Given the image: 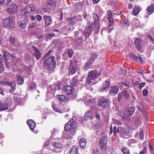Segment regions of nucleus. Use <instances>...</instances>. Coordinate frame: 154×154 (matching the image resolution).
I'll use <instances>...</instances> for the list:
<instances>
[{"label":"nucleus","instance_id":"nucleus-1","mask_svg":"<svg viewBox=\"0 0 154 154\" xmlns=\"http://www.w3.org/2000/svg\"><path fill=\"white\" fill-rule=\"evenodd\" d=\"M129 127H123L122 126L117 127L114 126L113 127V133L115 136L117 134L122 138H127L131 135Z\"/></svg>","mask_w":154,"mask_h":154},{"label":"nucleus","instance_id":"nucleus-2","mask_svg":"<svg viewBox=\"0 0 154 154\" xmlns=\"http://www.w3.org/2000/svg\"><path fill=\"white\" fill-rule=\"evenodd\" d=\"M56 64L55 57L54 56L49 57L44 62V66L49 71L53 70L55 67Z\"/></svg>","mask_w":154,"mask_h":154},{"label":"nucleus","instance_id":"nucleus-3","mask_svg":"<svg viewBox=\"0 0 154 154\" xmlns=\"http://www.w3.org/2000/svg\"><path fill=\"white\" fill-rule=\"evenodd\" d=\"M101 72L100 70H91L88 74V77L86 80L87 83L89 84H91L92 82V81H95L96 79L100 76Z\"/></svg>","mask_w":154,"mask_h":154},{"label":"nucleus","instance_id":"nucleus-4","mask_svg":"<svg viewBox=\"0 0 154 154\" xmlns=\"http://www.w3.org/2000/svg\"><path fill=\"white\" fill-rule=\"evenodd\" d=\"M35 10V7L31 5L29 6H27L22 10V14L26 17L30 16L34 14Z\"/></svg>","mask_w":154,"mask_h":154},{"label":"nucleus","instance_id":"nucleus-5","mask_svg":"<svg viewBox=\"0 0 154 154\" xmlns=\"http://www.w3.org/2000/svg\"><path fill=\"white\" fill-rule=\"evenodd\" d=\"M135 110L134 108H128L127 109H123L120 115L122 119H125L132 115Z\"/></svg>","mask_w":154,"mask_h":154},{"label":"nucleus","instance_id":"nucleus-6","mask_svg":"<svg viewBox=\"0 0 154 154\" xmlns=\"http://www.w3.org/2000/svg\"><path fill=\"white\" fill-rule=\"evenodd\" d=\"M3 57L5 59V66L6 68H8L12 62L14 57L11 54L7 51L4 53Z\"/></svg>","mask_w":154,"mask_h":154},{"label":"nucleus","instance_id":"nucleus-7","mask_svg":"<svg viewBox=\"0 0 154 154\" xmlns=\"http://www.w3.org/2000/svg\"><path fill=\"white\" fill-rule=\"evenodd\" d=\"M2 23L4 26L8 29L14 27V23L12 17H8L4 18Z\"/></svg>","mask_w":154,"mask_h":154},{"label":"nucleus","instance_id":"nucleus-8","mask_svg":"<svg viewBox=\"0 0 154 154\" xmlns=\"http://www.w3.org/2000/svg\"><path fill=\"white\" fill-rule=\"evenodd\" d=\"M110 101L104 97L101 98L99 100L98 104V105L103 108H105L109 105Z\"/></svg>","mask_w":154,"mask_h":154},{"label":"nucleus","instance_id":"nucleus-9","mask_svg":"<svg viewBox=\"0 0 154 154\" xmlns=\"http://www.w3.org/2000/svg\"><path fill=\"white\" fill-rule=\"evenodd\" d=\"M18 11V8L17 5L14 4L9 5L7 10V12L11 14H15Z\"/></svg>","mask_w":154,"mask_h":154},{"label":"nucleus","instance_id":"nucleus-10","mask_svg":"<svg viewBox=\"0 0 154 154\" xmlns=\"http://www.w3.org/2000/svg\"><path fill=\"white\" fill-rule=\"evenodd\" d=\"M107 142L106 138L105 137H103L100 141L99 144L101 146L100 148L102 150L105 151L106 150Z\"/></svg>","mask_w":154,"mask_h":154},{"label":"nucleus","instance_id":"nucleus-11","mask_svg":"<svg viewBox=\"0 0 154 154\" xmlns=\"http://www.w3.org/2000/svg\"><path fill=\"white\" fill-rule=\"evenodd\" d=\"M77 66H76V64L74 63H71L69 66V72L70 74L73 75L76 72L77 69Z\"/></svg>","mask_w":154,"mask_h":154},{"label":"nucleus","instance_id":"nucleus-12","mask_svg":"<svg viewBox=\"0 0 154 154\" xmlns=\"http://www.w3.org/2000/svg\"><path fill=\"white\" fill-rule=\"evenodd\" d=\"M28 22V19L24 18L22 20L19 22L18 23L19 27L21 29H24L26 26V24Z\"/></svg>","mask_w":154,"mask_h":154},{"label":"nucleus","instance_id":"nucleus-13","mask_svg":"<svg viewBox=\"0 0 154 154\" xmlns=\"http://www.w3.org/2000/svg\"><path fill=\"white\" fill-rule=\"evenodd\" d=\"M119 88L118 87L115 85L110 90L109 94L110 95L114 96L117 94Z\"/></svg>","mask_w":154,"mask_h":154},{"label":"nucleus","instance_id":"nucleus-14","mask_svg":"<svg viewBox=\"0 0 154 154\" xmlns=\"http://www.w3.org/2000/svg\"><path fill=\"white\" fill-rule=\"evenodd\" d=\"M93 113L92 111L90 110L87 111L84 115V119L86 120L89 119L91 120L93 117Z\"/></svg>","mask_w":154,"mask_h":154},{"label":"nucleus","instance_id":"nucleus-15","mask_svg":"<svg viewBox=\"0 0 154 154\" xmlns=\"http://www.w3.org/2000/svg\"><path fill=\"white\" fill-rule=\"evenodd\" d=\"M110 84V83L109 82L106 81L105 82L103 83V87L100 88V91L102 92L105 91H108Z\"/></svg>","mask_w":154,"mask_h":154},{"label":"nucleus","instance_id":"nucleus-16","mask_svg":"<svg viewBox=\"0 0 154 154\" xmlns=\"http://www.w3.org/2000/svg\"><path fill=\"white\" fill-rule=\"evenodd\" d=\"M72 89L70 85H68L65 87L63 91L64 92L65 94L69 95L72 93Z\"/></svg>","mask_w":154,"mask_h":154},{"label":"nucleus","instance_id":"nucleus-17","mask_svg":"<svg viewBox=\"0 0 154 154\" xmlns=\"http://www.w3.org/2000/svg\"><path fill=\"white\" fill-rule=\"evenodd\" d=\"M41 54V52L38 50V49H34L32 53L33 55L35 57L37 60L40 58Z\"/></svg>","mask_w":154,"mask_h":154},{"label":"nucleus","instance_id":"nucleus-18","mask_svg":"<svg viewBox=\"0 0 154 154\" xmlns=\"http://www.w3.org/2000/svg\"><path fill=\"white\" fill-rule=\"evenodd\" d=\"M129 56L130 58H131L135 61H138L139 60H140L141 63H142L143 62L142 59L140 56H137L134 54H130Z\"/></svg>","mask_w":154,"mask_h":154},{"label":"nucleus","instance_id":"nucleus-19","mask_svg":"<svg viewBox=\"0 0 154 154\" xmlns=\"http://www.w3.org/2000/svg\"><path fill=\"white\" fill-rule=\"evenodd\" d=\"M27 123L31 130H33L35 126V123L32 120H28L27 121Z\"/></svg>","mask_w":154,"mask_h":154},{"label":"nucleus","instance_id":"nucleus-20","mask_svg":"<svg viewBox=\"0 0 154 154\" xmlns=\"http://www.w3.org/2000/svg\"><path fill=\"white\" fill-rule=\"evenodd\" d=\"M43 18L45 20V26H47L50 25L52 23V20L51 18L48 16H44Z\"/></svg>","mask_w":154,"mask_h":154},{"label":"nucleus","instance_id":"nucleus-21","mask_svg":"<svg viewBox=\"0 0 154 154\" xmlns=\"http://www.w3.org/2000/svg\"><path fill=\"white\" fill-rule=\"evenodd\" d=\"M36 86V84L35 83L33 82H29L28 84V87L27 89L29 91L36 90V88L35 87Z\"/></svg>","mask_w":154,"mask_h":154},{"label":"nucleus","instance_id":"nucleus-22","mask_svg":"<svg viewBox=\"0 0 154 154\" xmlns=\"http://www.w3.org/2000/svg\"><path fill=\"white\" fill-rule=\"evenodd\" d=\"M78 147L75 145L74 146L71 148L69 154H78Z\"/></svg>","mask_w":154,"mask_h":154},{"label":"nucleus","instance_id":"nucleus-23","mask_svg":"<svg viewBox=\"0 0 154 154\" xmlns=\"http://www.w3.org/2000/svg\"><path fill=\"white\" fill-rule=\"evenodd\" d=\"M17 82L20 85H22L24 83V80L23 77H21L19 75H17L16 76Z\"/></svg>","mask_w":154,"mask_h":154},{"label":"nucleus","instance_id":"nucleus-24","mask_svg":"<svg viewBox=\"0 0 154 154\" xmlns=\"http://www.w3.org/2000/svg\"><path fill=\"white\" fill-rule=\"evenodd\" d=\"M93 18L95 20V23H94L95 24V26H97L99 29L100 28H99V26L100 24L98 22L99 20V18L98 16L96 14H94L93 16Z\"/></svg>","mask_w":154,"mask_h":154},{"label":"nucleus","instance_id":"nucleus-25","mask_svg":"<svg viewBox=\"0 0 154 154\" xmlns=\"http://www.w3.org/2000/svg\"><path fill=\"white\" fill-rule=\"evenodd\" d=\"M93 62L90 60H89L87 62L83 68L84 69L86 70L89 69V68L92 66Z\"/></svg>","mask_w":154,"mask_h":154},{"label":"nucleus","instance_id":"nucleus-26","mask_svg":"<svg viewBox=\"0 0 154 154\" xmlns=\"http://www.w3.org/2000/svg\"><path fill=\"white\" fill-rule=\"evenodd\" d=\"M79 20L77 19V17H75L69 19V21L71 24L73 25L77 23L78 21Z\"/></svg>","mask_w":154,"mask_h":154},{"label":"nucleus","instance_id":"nucleus-27","mask_svg":"<svg viewBox=\"0 0 154 154\" xmlns=\"http://www.w3.org/2000/svg\"><path fill=\"white\" fill-rule=\"evenodd\" d=\"M140 11V7L137 6H135L133 9L132 12L134 16H137L139 13Z\"/></svg>","mask_w":154,"mask_h":154},{"label":"nucleus","instance_id":"nucleus-28","mask_svg":"<svg viewBox=\"0 0 154 154\" xmlns=\"http://www.w3.org/2000/svg\"><path fill=\"white\" fill-rule=\"evenodd\" d=\"M15 83L13 82H11V84L9 85L10 86L11 88L9 90V92L10 93H12L15 90V86H16Z\"/></svg>","mask_w":154,"mask_h":154},{"label":"nucleus","instance_id":"nucleus-29","mask_svg":"<svg viewBox=\"0 0 154 154\" xmlns=\"http://www.w3.org/2000/svg\"><path fill=\"white\" fill-rule=\"evenodd\" d=\"M8 41L12 45H14L17 42V39L15 38L14 37L10 36L9 37Z\"/></svg>","mask_w":154,"mask_h":154},{"label":"nucleus","instance_id":"nucleus-30","mask_svg":"<svg viewBox=\"0 0 154 154\" xmlns=\"http://www.w3.org/2000/svg\"><path fill=\"white\" fill-rule=\"evenodd\" d=\"M78 76L75 75L74 77L70 81V83L73 86H75L78 82Z\"/></svg>","mask_w":154,"mask_h":154},{"label":"nucleus","instance_id":"nucleus-31","mask_svg":"<svg viewBox=\"0 0 154 154\" xmlns=\"http://www.w3.org/2000/svg\"><path fill=\"white\" fill-rule=\"evenodd\" d=\"M141 41L140 39L137 38L134 42V44L137 48H140V44Z\"/></svg>","mask_w":154,"mask_h":154},{"label":"nucleus","instance_id":"nucleus-32","mask_svg":"<svg viewBox=\"0 0 154 154\" xmlns=\"http://www.w3.org/2000/svg\"><path fill=\"white\" fill-rule=\"evenodd\" d=\"M74 6L75 9L77 10L78 11L82 8V2H79L74 4Z\"/></svg>","mask_w":154,"mask_h":154},{"label":"nucleus","instance_id":"nucleus-33","mask_svg":"<svg viewBox=\"0 0 154 154\" xmlns=\"http://www.w3.org/2000/svg\"><path fill=\"white\" fill-rule=\"evenodd\" d=\"M148 15L152 14L154 11V5H151L147 8Z\"/></svg>","mask_w":154,"mask_h":154},{"label":"nucleus","instance_id":"nucleus-34","mask_svg":"<svg viewBox=\"0 0 154 154\" xmlns=\"http://www.w3.org/2000/svg\"><path fill=\"white\" fill-rule=\"evenodd\" d=\"M47 4L53 7H55L56 5V2L55 0H49L47 1Z\"/></svg>","mask_w":154,"mask_h":154},{"label":"nucleus","instance_id":"nucleus-35","mask_svg":"<svg viewBox=\"0 0 154 154\" xmlns=\"http://www.w3.org/2000/svg\"><path fill=\"white\" fill-rule=\"evenodd\" d=\"M122 93L123 94L124 97L127 100H129L130 98V97L128 94V91L124 90L122 91Z\"/></svg>","mask_w":154,"mask_h":154},{"label":"nucleus","instance_id":"nucleus-36","mask_svg":"<svg viewBox=\"0 0 154 154\" xmlns=\"http://www.w3.org/2000/svg\"><path fill=\"white\" fill-rule=\"evenodd\" d=\"M114 24V20H109V22L108 24V33H109L111 32V31L112 30L113 28L111 29L110 28L113 24Z\"/></svg>","mask_w":154,"mask_h":154},{"label":"nucleus","instance_id":"nucleus-37","mask_svg":"<svg viewBox=\"0 0 154 154\" xmlns=\"http://www.w3.org/2000/svg\"><path fill=\"white\" fill-rule=\"evenodd\" d=\"M37 24V23L36 22V21L30 22H29L28 27L29 28H33L36 26Z\"/></svg>","mask_w":154,"mask_h":154},{"label":"nucleus","instance_id":"nucleus-38","mask_svg":"<svg viewBox=\"0 0 154 154\" xmlns=\"http://www.w3.org/2000/svg\"><path fill=\"white\" fill-rule=\"evenodd\" d=\"M59 99L61 102H66L67 101V98L65 96L63 95H59Z\"/></svg>","mask_w":154,"mask_h":154},{"label":"nucleus","instance_id":"nucleus-39","mask_svg":"<svg viewBox=\"0 0 154 154\" xmlns=\"http://www.w3.org/2000/svg\"><path fill=\"white\" fill-rule=\"evenodd\" d=\"M8 107L6 104L4 103H2L0 105V111H4L8 109Z\"/></svg>","mask_w":154,"mask_h":154},{"label":"nucleus","instance_id":"nucleus-40","mask_svg":"<svg viewBox=\"0 0 154 154\" xmlns=\"http://www.w3.org/2000/svg\"><path fill=\"white\" fill-rule=\"evenodd\" d=\"M121 151L123 152V154H130L128 149L125 146L122 147Z\"/></svg>","mask_w":154,"mask_h":154},{"label":"nucleus","instance_id":"nucleus-41","mask_svg":"<svg viewBox=\"0 0 154 154\" xmlns=\"http://www.w3.org/2000/svg\"><path fill=\"white\" fill-rule=\"evenodd\" d=\"M108 19L109 20H114L112 12L110 10H109L108 11Z\"/></svg>","mask_w":154,"mask_h":154},{"label":"nucleus","instance_id":"nucleus-42","mask_svg":"<svg viewBox=\"0 0 154 154\" xmlns=\"http://www.w3.org/2000/svg\"><path fill=\"white\" fill-rule=\"evenodd\" d=\"M95 26V24H94L86 28L85 30H87V32H90V33L93 30L94 28V27Z\"/></svg>","mask_w":154,"mask_h":154},{"label":"nucleus","instance_id":"nucleus-43","mask_svg":"<svg viewBox=\"0 0 154 154\" xmlns=\"http://www.w3.org/2000/svg\"><path fill=\"white\" fill-rule=\"evenodd\" d=\"M53 146L56 148L61 149L62 147V145L59 142H53Z\"/></svg>","mask_w":154,"mask_h":154},{"label":"nucleus","instance_id":"nucleus-44","mask_svg":"<svg viewBox=\"0 0 154 154\" xmlns=\"http://www.w3.org/2000/svg\"><path fill=\"white\" fill-rule=\"evenodd\" d=\"M97 55L95 53H92L91 54L89 60L93 62L97 58Z\"/></svg>","mask_w":154,"mask_h":154},{"label":"nucleus","instance_id":"nucleus-45","mask_svg":"<svg viewBox=\"0 0 154 154\" xmlns=\"http://www.w3.org/2000/svg\"><path fill=\"white\" fill-rule=\"evenodd\" d=\"M77 126L75 125L71 129V134L72 135H74L77 131Z\"/></svg>","mask_w":154,"mask_h":154},{"label":"nucleus","instance_id":"nucleus-46","mask_svg":"<svg viewBox=\"0 0 154 154\" xmlns=\"http://www.w3.org/2000/svg\"><path fill=\"white\" fill-rule=\"evenodd\" d=\"M80 144L81 147L84 148L86 145L85 141L84 139H81L80 141Z\"/></svg>","mask_w":154,"mask_h":154},{"label":"nucleus","instance_id":"nucleus-47","mask_svg":"<svg viewBox=\"0 0 154 154\" xmlns=\"http://www.w3.org/2000/svg\"><path fill=\"white\" fill-rule=\"evenodd\" d=\"M67 123L68 125L71 126L72 128V127H73L75 125L76 126V122H75L74 120L72 119H71Z\"/></svg>","mask_w":154,"mask_h":154},{"label":"nucleus","instance_id":"nucleus-48","mask_svg":"<svg viewBox=\"0 0 154 154\" xmlns=\"http://www.w3.org/2000/svg\"><path fill=\"white\" fill-rule=\"evenodd\" d=\"M67 53L69 58L71 57L73 53V51L72 49H70L68 50Z\"/></svg>","mask_w":154,"mask_h":154},{"label":"nucleus","instance_id":"nucleus-49","mask_svg":"<svg viewBox=\"0 0 154 154\" xmlns=\"http://www.w3.org/2000/svg\"><path fill=\"white\" fill-rule=\"evenodd\" d=\"M4 103L5 104H6V105L8 107L10 106L12 104L11 99L10 98L7 99L5 100Z\"/></svg>","mask_w":154,"mask_h":154},{"label":"nucleus","instance_id":"nucleus-50","mask_svg":"<svg viewBox=\"0 0 154 154\" xmlns=\"http://www.w3.org/2000/svg\"><path fill=\"white\" fill-rule=\"evenodd\" d=\"M11 82H9L5 80H4V81H1L0 82V84L2 85L3 86H9Z\"/></svg>","mask_w":154,"mask_h":154},{"label":"nucleus","instance_id":"nucleus-51","mask_svg":"<svg viewBox=\"0 0 154 154\" xmlns=\"http://www.w3.org/2000/svg\"><path fill=\"white\" fill-rule=\"evenodd\" d=\"M112 120L113 123H115V124L120 125L122 124L121 121L120 120L115 119H112Z\"/></svg>","mask_w":154,"mask_h":154},{"label":"nucleus","instance_id":"nucleus-52","mask_svg":"<svg viewBox=\"0 0 154 154\" xmlns=\"http://www.w3.org/2000/svg\"><path fill=\"white\" fill-rule=\"evenodd\" d=\"M94 126L95 129L98 130L100 129L101 124L100 122H97L95 124Z\"/></svg>","mask_w":154,"mask_h":154},{"label":"nucleus","instance_id":"nucleus-53","mask_svg":"<svg viewBox=\"0 0 154 154\" xmlns=\"http://www.w3.org/2000/svg\"><path fill=\"white\" fill-rule=\"evenodd\" d=\"M72 128L71 126H70L69 125H68L67 123L65 126L64 130L66 131H68L70 130Z\"/></svg>","mask_w":154,"mask_h":154},{"label":"nucleus","instance_id":"nucleus-54","mask_svg":"<svg viewBox=\"0 0 154 154\" xmlns=\"http://www.w3.org/2000/svg\"><path fill=\"white\" fill-rule=\"evenodd\" d=\"M52 107L53 108V110L55 112H57L61 113H62V111L60 110V109H59L56 108L55 106L53 104H52Z\"/></svg>","mask_w":154,"mask_h":154},{"label":"nucleus","instance_id":"nucleus-55","mask_svg":"<svg viewBox=\"0 0 154 154\" xmlns=\"http://www.w3.org/2000/svg\"><path fill=\"white\" fill-rule=\"evenodd\" d=\"M148 38L149 39V41H151V42L154 44V38L151 35H148Z\"/></svg>","mask_w":154,"mask_h":154},{"label":"nucleus","instance_id":"nucleus-56","mask_svg":"<svg viewBox=\"0 0 154 154\" xmlns=\"http://www.w3.org/2000/svg\"><path fill=\"white\" fill-rule=\"evenodd\" d=\"M87 31V30H84L83 34L86 38H88L90 35V32H88Z\"/></svg>","mask_w":154,"mask_h":154},{"label":"nucleus","instance_id":"nucleus-57","mask_svg":"<svg viewBox=\"0 0 154 154\" xmlns=\"http://www.w3.org/2000/svg\"><path fill=\"white\" fill-rule=\"evenodd\" d=\"M148 91L146 89H144L143 91V95L144 96H146L148 93Z\"/></svg>","mask_w":154,"mask_h":154},{"label":"nucleus","instance_id":"nucleus-58","mask_svg":"<svg viewBox=\"0 0 154 154\" xmlns=\"http://www.w3.org/2000/svg\"><path fill=\"white\" fill-rule=\"evenodd\" d=\"M51 49L48 52V53L44 56V58L47 57L51 55V53L53 51Z\"/></svg>","mask_w":154,"mask_h":154},{"label":"nucleus","instance_id":"nucleus-59","mask_svg":"<svg viewBox=\"0 0 154 154\" xmlns=\"http://www.w3.org/2000/svg\"><path fill=\"white\" fill-rule=\"evenodd\" d=\"M122 22V23L124 24H126L127 25H129L130 24V23H129L128 20L127 19L123 20Z\"/></svg>","mask_w":154,"mask_h":154},{"label":"nucleus","instance_id":"nucleus-60","mask_svg":"<svg viewBox=\"0 0 154 154\" xmlns=\"http://www.w3.org/2000/svg\"><path fill=\"white\" fill-rule=\"evenodd\" d=\"M3 64H0V73H2L4 70V66Z\"/></svg>","mask_w":154,"mask_h":154},{"label":"nucleus","instance_id":"nucleus-61","mask_svg":"<svg viewBox=\"0 0 154 154\" xmlns=\"http://www.w3.org/2000/svg\"><path fill=\"white\" fill-rule=\"evenodd\" d=\"M54 36V35H53V34H49L47 35V39L48 40H50Z\"/></svg>","mask_w":154,"mask_h":154},{"label":"nucleus","instance_id":"nucleus-62","mask_svg":"<svg viewBox=\"0 0 154 154\" xmlns=\"http://www.w3.org/2000/svg\"><path fill=\"white\" fill-rule=\"evenodd\" d=\"M146 83L145 82H143L142 83H140L139 84V87L140 89H141L145 85Z\"/></svg>","mask_w":154,"mask_h":154},{"label":"nucleus","instance_id":"nucleus-63","mask_svg":"<svg viewBox=\"0 0 154 154\" xmlns=\"http://www.w3.org/2000/svg\"><path fill=\"white\" fill-rule=\"evenodd\" d=\"M122 83L124 86L127 87V88H126V89H128L129 88V83H127L125 82H122Z\"/></svg>","mask_w":154,"mask_h":154},{"label":"nucleus","instance_id":"nucleus-64","mask_svg":"<svg viewBox=\"0 0 154 154\" xmlns=\"http://www.w3.org/2000/svg\"><path fill=\"white\" fill-rule=\"evenodd\" d=\"M146 150V147H144L142 150H141L139 153V154H145V152Z\"/></svg>","mask_w":154,"mask_h":154}]
</instances>
